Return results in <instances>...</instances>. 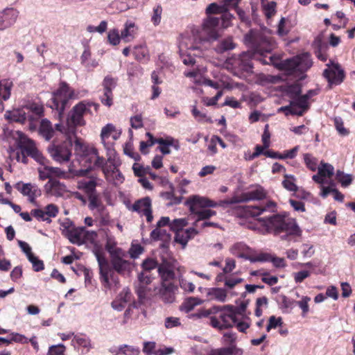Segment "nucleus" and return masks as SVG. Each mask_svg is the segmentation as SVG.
Here are the masks:
<instances>
[{
	"label": "nucleus",
	"instance_id": "obj_1",
	"mask_svg": "<svg viewBox=\"0 0 355 355\" xmlns=\"http://www.w3.org/2000/svg\"><path fill=\"white\" fill-rule=\"evenodd\" d=\"M207 18L204 19L202 28H195L192 33L198 36L200 41L216 40L220 35V30L230 26L233 15L227 12L224 6H219L216 3H210L206 8Z\"/></svg>",
	"mask_w": 355,
	"mask_h": 355
},
{
	"label": "nucleus",
	"instance_id": "obj_2",
	"mask_svg": "<svg viewBox=\"0 0 355 355\" xmlns=\"http://www.w3.org/2000/svg\"><path fill=\"white\" fill-rule=\"evenodd\" d=\"M246 45L251 48L254 52V56H259V60L263 64H272L278 67L279 60L274 55L267 56L264 53H270L276 44L270 33L267 30L252 29L244 37Z\"/></svg>",
	"mask_w": 355,
	"mask_h": 355
},
{
	"label": "nucleus",
	"instance_id": "obj_3",
	"mask_svg": "<svg viewBox=\"0 0 355 355\" xmlns=\"http://www.w3.org/2000/svg\"><path fill=\"white\" fill-rule=\"evenodd\" d=\"M269 232L279 236L282 240L290 241L292 237L300 236L302 230L294 218L286 215L276 214L260 218Z\"/></svg>",
	"mask_w": 355,
	"mask_h": 355
},
{
	"label": "nucleus",
	"instance_id": "obj_4",
	"mask_svg": "<svg viewBox=\"0 0 355 355\" xmlns=\"http://www.w3.org/2000/svg\"><path fill=\"white\" fill-rule=\"evenodd\" d=\"M78 98L75 92L66 83H61L59 88L53 93V96L49 102V107L55 110L58 116L61 117L70 99Z\"/></svg>",
	"mask_w": 355,
	"mask_h": 355
},
{
	"label": "nucleus",
	"instance_id": "obj_5",
	"mask_svg": "<svg viewBox=\"0 0 355 355\" xmlns=\"http://www.w3.org/2000/svg\"><path fill=\"white\" fill-rule=\"evenodd\" d=\"M191 38L183 37L180 43V55L182 62L185 65L194 67L196 63V56H200V54L192 53L191 51L201 49V44L202 42L206 40L200 41L198 36H195L191 33Z\"/></svg>",
	"mask_w": 355,
	"mask_h": 355
},
{
	"label": "nucleus",
	"instance_id": "obj_6",
	"mask_svg": "<svg viewBox=\"0 0 355 355\" xmlns=\"http://www.w3.org/2000/svg\"><path fill=\"white\" fill-rule=\"evenodd\" d=\"M313 64L311 55L308 53H302L290 59L279 61L278 67L286 71L288 73L294 72H304L308 70Z\"/></svg>",
	"mask_w": 355,
	"mask_h": 355
},
{
	"label": "nucleus",
	"instance_id": "obj_7",
	"mask_svg": "<svg viewBox=\"0 0 355 355\" xmlns=\"http://www.w3.org/2000/svg\"><path fill=\"white\" fill-rule=\"evenodd\" d=\"M219 319L211 316L210 324L220 330L226 329L234 327L237 322V313L233 306L225 305L219 306Z\"/></svg>",
	"mask_w": 355,
	"mask_h": 355
},
{
	"label": "nucleus",
	"instance_id": "obj_8",
	"mask_svg": "<svg viewBox=\"0 0 355 355\" xmlns=\"http://www.w3.org/2000/svg\"><path fill=\"white\" fill-rule=\"evenodd\" d=\"M92 105H94V104L82 101L73 107L67 118L69 131L73 132L76 126H82L85 124L83 117L85 114L90 112L89 107Z\"/></svg>",
	"mask_w": 355,
	"mask_h": 355
},
{
	"label": "nucleus",
	"instance_id": "obj_9",
	"mask_svg": "<svg viewBox=\"0 0 355 355\" xmlns=\"http://www.w3.org/2000/svg\"><path fill=\"white\" fill-rule=\"evenodd\" d=\"M19 146L21 149V155H17V159L18 162L26 164L28 159L26 155L33 157L35 161L40 164L44 165L45 158L42 154L39 151L35 146V142L26 137H21L20 138Z\"/></svg>",
	"mask_w": 355,
	"mask_h": 355
},
{
	"label": "nucleus",
	"instance_id": "obj_10",
	"mask_svg": "<svg viewBox=\"0 0 355 355\" xmlns=\"http://www.w3.org/2000/svg\"><path fill=\"white\" fill-rule=\"evenodd\" d=\"M107 157V162L110 163V168L109 169L107 168L104 169L105 179L115 185L121 184L124 180V177L119 169L121 162L117 156L116 151L109 149L108 156Z\"/></svg>",
	"mask_w": 355,
	"mask_h": 355
},
{
	"label": "nucleus",
	"instance_id": "obj_11",
	"mask_svg": "<svg viewBox=\"0 0 355 355\" xmlns=\"http://www.w3.org/2000/svg\"><path fill=\"white\" fill-rule=\"evenodd\" d=\"M178 269V263L173 258L162 257L157 270L161 284L171 283V281L175 278V270Z\"/></svg>",
	"mask_w": 355,
	"mask_h": 355
},
{
	"label": "nucleus",
	"instance_id": "obj_12",
	"mask_svg": "<svg viewBox=\"0 0 355 355\" xmlns=\"http://www.w3.org/2000/svg\"><path fill=\"white\" fill-rule=\"evenodd\" d=\"M94 253L98 264L101 280L105 287L110 288V279H113L114 275L113 267L110 266L103 252L96 250L94 251Z\"/></svg>",
	"mask_w": 355,
	"mask_h": 355
},
{
	"label": "nucleus",
	"instance_id": "obj_13",
	"mask_svg": "<svg viewBox=\"0 0 355 355\" xmlns=\"http://www.w3.org/2000/svg\"><path fill=\"white\" fill-rule=\"evenodd\" d=\"M266 193L261 187L243 193L241 197H233L230 199L220 200V207H227L229 205L249 200H261L265 198Z\"/></svg>",
	"mask_w": 355,
	"mask_h": 355
},
{
	"label": "nucleus",
	"instance_id": "obj_14",
	"mask_svg": "<svg viewBox=\"0 0 355 355\" xmlns=\"http://www.w3.org/2000/svg\"><path fill=\"white\" fill-rule=\"evenodd\" d=\"M309 98L304 95H300L293 100L288 106L281 107L279 112L284 111L286 115L302 116L309 108Z\"/></svg>",
	"mask_w": 355,
	"mask_h": 355
},
{
	"label": "nucleus",
	"instance_id": "obj_15",
	"mask_svg": "<svg viewBox=\"0 0 355 355\" xmlns=\"http://www.w3.org/2000/svg\"><path fill=\"white\" fill-rule=\"evenodd\" d=\"M326 65L327 68L323 71V76L329 85L340 84L344 80L345 73L340 64L330 60Z\"/></svg>",
	"mask_w": 355,
	"mask_h": 355
},
{
	"label": "nucleus",
	"instance_id": "obj_16",
	"mask_svg": "<svg viewBox=\"0 0 355 355\" xmlns=\"http://www.w3.org/2000/svg\"><path fill=\"white\" fill-rule=\"evenodd\" d=\"M71 146L69 142L58 145L52 144L48 147V151L55 161L60 163L68 162L71 155Z\"/></svg>",
	"mask_w": 355,
	"mask_h": 355
},
{
	"label": "nucleus",
	"instance_id": "obj_17",
	"mask_svg": "<svg viewBox=\"0 0 355 355\" xmlns=\"http://www.w3.org/2000/svg\"><path fill=\"white\" fill-rule=\"evenodd\" d=\"M4 117L9 122H16L21 124L25 123L28 119L29 121V128L33 130L36 128V125L33 124V116L27 114L24 108L7 110L4 114Z\"/></svg>",
	"mask_w": 355,
	"mask_h": 355
},
{
	"label": "nucleus",
	"instance_id": "obj_18",
	"mask_svg": "<svg viewBox=\"0 0 355 355\" xmlns=\"http://www.w3.org/2000/svg\"><path fill=\"white\" fill-rule=\"evenodd\" d=\"M218 202H215L213 200L200 196H190L186 201V205L189 207L191 213L197 212L201 210L200 208L216 207L220 206Z\"/></svg>",
	"mask_w": 355,
	"mask_h": 355
},
{
	"label": "nucleus",
	"instance_id": "obj_19",
	"mask_svg": "<svg viewBox=\"0 0 355 355\" xmlns=\"http://www.w3.org/2000/svg\"><path fill=\"white\" fill-rule=\"evenodd\" d=\"M121 135V131L117 130L114 125L111 123L107 124L101 130V138L102 144L106 150V156H108L109 149L115 150L113 148V143L107 141L110 137L113 140H117Z\"/></svg>",
	"mask_w": 355,
	"mask_h": 355
},
{
	"label": "nucleus",
	"instance_id": "obj_20",
	"mask_svg": "<svg viewBox=\"0 0 355 355\" xmlns=\"http://www.w3.org/2000/svg\"><path fill=\"white\" fill-rule=\"evenodd\" d=\"M59 212V208L54 204H49L44 209H35L32 210V215L38 220L45 221L47 223H51V218L55 217Z\"/></svg>",
	"mask_w": 355,
	"mask_h": 355
},
{
	"label": "nucleus",
	"instance_id": "obj_21",
	"mask_svg": "<svg viewBox=\"0 0 355 355\" xmlns=\"http://www.w3.org/2000/svg\"><path fill=\"white\" fill-rule=\"evenodd\" d=\"M126 257L125 252H123L110 257L111 265L114 272L116 271L120 275H124L131 270L130 263L124 258Z\"/></svg>",
	"mask_w": 355,
	"mask_h": 355
},
{
	"label": "nucleus",
	"instance_id": "obj_22",
	"mask_svg": "<svg viewBox=\"0 0 355 355\" xmlns=\"http://www.w3.org/2000/svg\"><path fill=\"white\" fill-rule=\"evenodd\" d=\"M131 209L144 215L148 223L152 222L153 216L152 214L151 200L149 197H145L137 200L133 204Z\"/></svg>",
	"mask_w": 355,
	"mask_h": 355
},
{
	"label": "nucleus",
	"instance_id": "obj_23",
	"mask_svg": "<svg viewBox=\"0 0 355 355\" xmlns=\"http://www.w3.org/2000/svg\"><path fill=\"white\" fill-rule=\"evenodd\" d=\"M19 12L13 8H7L0 12V31L12 26L17 21Z\"/></svg>",
	"mask_w": 355,
	"mask_h": 355
},
{
	"label": "nucleus",
	"instance_id": "obj_24",
	"mask_svg": "<svg viewBox=\"0 0 355 355\" xmlns=\"http://www.w3.org/2000/svg\"><path fill=\"white\" fill-rule=\"evenodd\" d=\"M15 188L22 195L28 196L31 202H34L35 198L40 195V191L36 185L31 183L19 182L15 184Z\"/></svg>",
	"mask_w": 355,
	"mask_h": 355
},
{
	"label": "nucleus",
	"instance_id": "obj_25",
	"mask_svg": "<svg viewBox=\"0 0 355 355\" xmlns=\"http://www.w3.org/2000/svg\"><path fill=\"white\" fill-rule=\"evenodd\" d=\"M44 189L46 193L56 197L62 196L67 191L66 186L55 178H51L44 185Z\"/></svg>",
	"mask_w": 355,
	"mask_h": 355
},
{
	"label": "nucleus",
	"instance_id": "obj_26",
	"mask_svg": "<svg viewBox=\"0 0 355 355\" xmlns=\"http://www.w3.org/2000/svg\"><path fill=\"white\" fill-rule=\"evenodd\" d=\"M101 181L97 177L84 179L78 182V188L82 190L87 197L97 192L96 188L100 184Z\"/></svg>",
	"mask_w": 355,
	"mask_h": 355
},
{
	"label": "nucleus",
	"instance_id": "obj_27",
	"mask_svg": "<svg viewBox=\"0 0 355 355\" xmlns=\"http://www.w3.org/2000/svg\"><path fill=\"white\" fill-rule=\"evenodd\" d=\"M177 291V286L173 283L161 284L159 289L160 297L165 303H172L175 300Z\"/></svg>",
	"mask_w": 355,
	"mask_h": 355
},
{
	"label": "nucleus",
	"instance_id": "obj_28",
	"mask_svg": "<svg viewBox=\"0 0 355 355\" xmlns=\"http://www.w3.org/2000/svg\"><path fill=\"white\" fill-rule=\"evenodd\" d=\"M198 234V231L193 226L187 230H179L175 232V241L184 248L188 241Z\"/></svg>",
	"mask_w": 355,
	"mask_h": 355
},
{
	"label": "nucleus",
	"instance_id": "obj_29",
	"mask_svg": "<svg viewBox=\"0 0 355 355\" xmlns=\"http://www.w3.org/2000/svg\"><path fill=\"white\" fill-rule=\"evenodd\" d=\"M65 237H67L71 243L80 245L85 242L86 229L84 227H74Z\"/></svg>",
	"mask_w": 355,
	"mask_h": 355
},
{
	"label": "nucleus",
	"instance_id": "obj_30",
	"mask_svg": "<svg viewBox=\"0 0 355 355\" xmlns=\"http://www.w3.org/2000/svg\"><path fill=\"white\" fill-rule=\"evenodd\" d=\"M131 300V293L128 289H123L117 298L114 300L111 305L112 307L118 311H122L126 306L127 303Z\"/></svg>",
	"mask_w": 355,
	"mask_h": 355
},
{
	"label": "nucleus",
	"instance_id": "obj_31",
	"mask_svg": "<svg viewBox=\"0 0 355 355\" xmlns=\"http://www.w3.org/2000/svg\"><path fill=\"white\" fill-rule=\"evenodd\" d=\"M232 64L240 70L246 72L251 71L252 69L250 55L247 52H243L238 58L234 59Z\"/></svg>",
	"mask_w": 355,
	"mask_h": 355
},
{
	"label": "nucleus",
	"instance_id": "obj_32",
	"mask_svg": "<svg viewBox=\"0 0 355 355\" xmlns=\"http://www.w3.org/2000/svg\"><path fill=\"white\" fill-rule=\"evenodd\" d=\"M137 27L135 23L127 21L124 24V28L121 31V40L124 42H131L137 33Z\"/></svg>",
	"mask_w": 355,
	"mask_h": 355
},
{
	"label": "nucleus",
	"instance_id": "obj_33",
	"mask_svg": "<svg viewBox=\"0 0 355 355\" xmlns=\"http://www.w3.org/2000/svg\"><path fill=\"white\" fill-rule=\"evenodd\" d=\"M275 207V203L269 201L264 205L259 206H249L247 207V212L252 216H257L261 215L263 212L270 211H273Z\"/></svg>",
	"mask_w": 355,
	"mask_h": 355
},
{
	"label": "nucleus",
	"instance_id": "obj_34",
	"mask_svg": "<svg viewBox=\"0 0 355 355\" xmlns=\"http://www.w3.org/2000/svg\"><path fill=\"white\" fill-rule=\"evenodd\" d=\"M243 350L236 346L223 347L212 349L208 355H243Z\"/></svg>",
	"mask_w": 355,
	"mask_h": 355
},
{
	"label": "nucleus",
	"instance_id": "obj_35",
	"mask_svg": "<svg viewBox=\"0 0 355 355\" xmlns=\"http://www.w3.org/2000/svg\"><path fill=\"white\" fill-rule=\"evenodd\" d=\"M40 134L46 139L50 140L53 136V129L51 123L46 119H42L40 126Z\"/></svg>",
	"mask_w": 355,
	"mask_h": 355
},
{
	"label": "nucleus",
	"instance_id": "obj_36",
	"mask_svg": "<svg viewBox=\"0 0 355 355\" xmlns=\"http://www.w3.org/2000/svg\"><path fill=\"white\" fill-rule=\"evenodd\" d=\"M12 87L13 83L9 80L0 81V99L3 101L8 100L11 95V89Z\"/></svg>",
	"mask_w": 355,
	"mask_h": 355
},
{
	"label": "nucleus",
	"instance_id": "obj_37",
	"mask_svg": "<svg viewBox=\"0 0 355 355\" xmlns=\"http://www.w3.org/2000/svg\"><path fill=\"white\" fill-rule=\"evenodd\" d=\"M235 46L236 44L233 42L232 39L227 37L220 40L214 49L218 53H223L225 51L234 49Z\"/></svg>",
	"mask_w": 355,
	"mask_h": 355
},
{
	"label": "nucleus",
	"instance_id": "obj_38",
	"mask_svg": "<svg viewBox=\"0 0 355 355\" xmlns=\"http://www.w3.org/2000/svg\"><path fill=\"white\" fill-rule=\"evenodd\" d=\"M89 201L88 207L90 210H98L100 211L103 209V205L101 201L100 193L98 192L87 196Z\"/></svg>",
	"mask_w": 355,
	"mask_h": 355
},
{
	"label": "nucleus",
	"instance_id": "obj_39",
	"mask_svg": "<svg viewBox=\"0 0 355 355\" xmlns=\"http://www.w3.org/2000/svg\"><path fill=\"white\" fill-rule=\"evenodd\" d=\"M192 214L197 216V218L193 223V226L197 229L199 227L198 223L200 220L208 219L211 216H215L216 212L208 209H201V210Z\"/></svg>",
	"mask_w": 355,
	"mask_h": 355
},
{
	"label": "nucleus",
	"instance_id": "obj_40",
	"mask_svg": "<svg viewBox=\"0 0 355 355\" xmlns=\"http://www.w3.org/2000/svg\"><path fill=\"white\" fill-rule=\"evenodd\" d=\"M207 295L210 296L211 300H216L219 302H225L227 298V292L220 288H212L207 291Z\"/></svg>",
	"mask_w": 355,
	"mask_h": 355
},
{
	"label": "nucleus",
	"instance_id": "obj_41",
	"mask_svg": "<svg viewBox=\"0 0 355 355\" xmlns=\"http://www.w3.org/2000/svg\"><path fill=\"white\" fill-rule=\"evenodd\" d=\"M150 237L153 240H160L164 243L168 242L171 239V234L166 230L157 227L150 233Z\"/></svg>",
	"mask_w": 355,
	"mask_h": 355
},
{
	"label": "nucleus",
	"instance_id": "obj_42",
	"mask_svg": "<svg viewBox=\"0 0 355 355\" xmlns=\"http://www.w3.org/2000/svg\"><path fill=\"white\" fill-rule=\"evenodd\" d=\"M336 179L340 183L343 187H347L352 184L353 176L350 174L345 173L340 170H338L336 173Z\"/></svg>",
	"mask_w": 355,
	"mask_h": 355
},
{
	"label": "nucleus",
	"instance_id": "obj_43",
	"mask_svg": "<svg viewBox=\"0 0 355 355\" xmlns=\"http://www.w3.org/2000/svg\"><path fill=\"white\" fill-rule=\"evenodd\" d=\"M105 249L109 252L110 257L124 252L121 248L116 247V242L112 237L107 238Z\"/></svg>",
	"mask_w": 355,
	"mask_h": 355
},
{
	"label": "nucleus",
	"instance_id": "obj_44",
	"mask_svg": "<svg viewBox=\"0 0 355 355\" xmlns=\"http://www.w3.org/2000/svg\"><path fill=\"white\" fill-rule=\"evenodd\" d=\"M318 169L319 170V174L321 175L322 177L330 178L334 173V167L331 164L322 161L320 162Z\"/></svg>",
	"mask_w": 355,
	"mask_h": 355
},
{
	"label": "nucleus",
	"instance_id": "obj_45",
	"mask_svg": "<svg viewBox=\"0 0 355 355\" xmlns=\"http://www.w3.org/2000/svg\"><path fill=\"white\" fill-rule=\"evenodd\" d=\"M71 343L74 347H76V345L83 347L86 349V352H87L90 347V341L85 335L74 336Z\"/></svg>",
	"mask_w": 355,
	"mask_h": 355
},
{
	"label": "nucleus",
	"instance_id": "obj_46",
	"mask_svg": "<svg viewBox=\"0 0 355 355\" xmlns=\"http://www.w3.org/2000/svg\"><path fill=\"white\" fill-rule=\"evenodd\" d=\"M26 110H28L29 112H31L33 114H30L31 116H33V123L35 121H37L39 118H40L44 113V108L42 105L37 104V103H32L26 107Z\"/></svg>",
	"mask_w": 355,
	"mask_h": 355
},
{
	"label": "nucleus",
	"instance_id": "obj_47",
	"mask_svg": "<svg viewBox=\"0 0 355 355\" xmlns=\"http://www.w3.org/2000/svg\"><path fill=\"white\" fill-rule=\"evenodd\" d=\"M202 302V300L198 297H189L186 299L182 304V310L188 313L193 310L196 306L200 304Z\"/></svg>",
	"mask_w": 355,
	"mask_h": 355
},
{
	"label": "nucleus",
	"instance_id": "obj_48",
	"mask_svg": "<svg viewBox=\"0 0 355 355\" xmlns=\"http://www.w3.org/2000/svg\"><path fill=\"white\" fill-rule=\"evenodd\" d=\"M94 154L96 155V160L94 161V166L101 168L103 173H104V169L110 168V163L107 162V159L105 160L103 157H101L98 155V150L96 149H94Z\"/></svg>",
	"mask_w": 355,
	"mask_h": 355
},
{
	"label": "nucleus",
	"instance_id": "obj_49",
	"mask_svg": "<svg viewBox=\"0 0 355 355\" xmlns=\"http://www.w3.org/2000/svg\"><path fill=\"white\" fill-rule=\"evenodd\" d=\"M107 40L110 44L113 46L119 44L121 40L119 30L116 28L110 30L107 34Z\"/></svg>",
	"mask_w": 355,
	"mask_h": 355
},
{
	"label": "nucleus",
	"instance_id": "obj_50",
	"mask_svg": "<svg viewBox=\"0 0 355 355\" xmlns=\"http://www.w3.org/2000/svg\"><path fill=\"white\" fill-rule=\"evenodd\" d=\"M119 353H121L124 355H139L140 349L139 347L135 346L124 345L119 347Z\"/></svg>",
	"mask_w": 355,
	"mask_h": 355
},
{
	"label": "nucleus",
	"instance_id": "obj_51",
	"mask_svg": "<svg viewBox=\"0 0 355 355\" xmlns=\"http://www.w3.org/2000/svg\"><path fill=\"white\" fill-rule=\"evenodd\" d=\"M218 311L219 306H213L212 308L209 309L199 310L197 313L193 315V317L196 318H207L212 314L218 313Z\"/></svg>",
	"mask_w": 355,
	"mask_h": 355
},
{
	"label": "nucleus",
	"instance_id": "obj_52",
	"mask_svg": "<svg viewBox=\"0 0 355 355\" xmlns=\"http://www.w3.org/2000/svg\"><path fill=\"white\" fill-rule=\"evenodd\" d=\"M276 2L270 1L262 6L266 17L268 19L271 18L276 12Z\"/></svg>",
	"mask_w": 355,
	"mask_h": 355
},
{
	"label": "nucleus",
	"instance_id": "obj_53",
	"mask_svg": "<svg viewBox=\"0 0 355 355\" xmlns=\"http://www.w3.org/2000/svg\"><path fill=\"white\" fill-rule=\"evenodd\" d=\"M188 224L187 220L185 218H178L175 219L169 224V227L171 230L176 232L179 230H184L183 227L187 226Z\"/></svg>",
	"mask_w": 355,
	"mask_h": 355
},
{
	"label": "nucleus",
	"instance_id": "obj_54",
	"mask_svg": "<svg viewBox=\"0 0 355 355\" xmlns=\"http://www.w3.org/2000/svg\"><path fill=\"white\" fill-rule=\"evenodd\" d=\"M304 160L306 166L312 171H315L317 168V159L309 153L304 155Z\"/></svg>",
	"mask_w": 355,
	"mask_h": 355
},
{
	"label": "nucleus",
	"instance_id": "obj_55",
	"mask_svg": "<svg viewBox=\"0 0 355 355\" xmlns=\"http://www.w3.org/2000/svg\"><path fill=\"white\" fill-rule=\"evenodd\" d=\"M162 8L161 6L157 5L153 8V15L151 17V21L155 26L159 24L162 19Z\"/></svg>",
	"mask_w": 355,
	"mask_h": 355
},
{
	"label": "nucleus",
	"instance_id": "obj_56",
	"mask_svg": "<svg viewBox=\"0 0 355 355\" xmlns=\"http://www.w3.org/2000/svg\"><path fill=\"white\" fill-rule=\"evenodd\" d=\"M60 230L65 236L73 227V223L69 218H64L63 220H59Z\"/></svg>",
	"mask_w": 355,
	"mask_h": 355
},
{
	"label": "nucleus",
	"instance_id": "obj_57",
	"mask_svg": "<svg viewBox=\"0 0 355 355\" xmlns=\"http://www.w3.org/2000/svg\"><path fill=\"white\" fill-rule=\"evenodd\" d=\"M294 177L293 175H285V180L282 182L284 187L290 191H296L297 186L293 182Z\"/></svg>",
	"mask_w": 355,
	"mask_h": 355
},
{
	"label": "nucleus",
	"instance_id": "obj_58",
	"mask_svg": "<svg viewBox=\"0 0 355 355\" xmlns=\"http://www.w3.org/2000/svg\"><path fill=\"white\" fill-rule=\"evenodd\" d=\"M236 338L237 336L235 333L227 332L223 336V342L224 344L227 345V347L236 346L235 345Z\"/></svg>",
	"mask_w": 355,
	"mask_h": 355
},
{
	"label": "nucleus",
	"instance_id": "obj_59",
	"mask_svg": "<svg viewBox=\"0 0 355 355\" xmlns=\"http://www.w3.org/2000/svg\"><path fill=\"white\" fill-rule=\"evenodd\" d=\"M103 85L104 91L107 92L109 90L112 92V89L115 88L116 85V80L110 76H107L103 80Z\"/></svg>",
	"mask_w": 355,
	"mask_h": 355
},
{
	"label": "nucleus",
	"instance_id": "obj_60",
	"mask_svg": "<svg viewBox=\"0 0 355 355\" xmlns=\"http://www.w3.org/2000/svg\"><path fill=\"white\" fill-rule=\"evenodd\" d=\"M51 175L52 178H67L69 173L60 168L49 166Z\"/></svg>",
	"mask_w": 355,
	"mask_h": 355
},
{
	"label": "nucleus",
	"instance_id": "obj_61",
	"mask_svg": "<svg viewBox=\"0 0 355 355\" xmlns=\"http://www.w3.org/2000/svg\"><path fill=\"white\" fill-rule=\"evenodd\" d=\"M191 112L194 118L198 121H202L203 120L207 122L211 121V119L208 117L205 113L198 110L196 106H193Z\"/></svg>",
	"mask_w": 355,
	"mask_h": 355
},
{
	"label": "nucleus",
	"instance_id": "obj_62",
	"mask_svg": "<svg viewBox=\"0 0 355 355\" xmlns=\"http://www.w3.org/2000/svg\"><path fill=\"white\" fill-rule=\"evenodd\" d=\"M28 261L32 263L33 268L35 271L39 272L44 270V263L35 255L31 256Z\"/></svg>",
	"mask_w": 355,
	"mask_h": 355
},
{
	"label": "nucleus",
	"instance_id": "obj_63",
	"mask_svg": "<svg viewBox=\"0 0 355 355\" xmlns=\"http://www.w3.org/2000/svg\"><path fill=\"white\" fill-rule=\"evenodd\" d=\"M65 347L63 344L52 345L49 347L47 355H64Z\"/></svg>",
	"mask_w": 355,
	"mask_h": 355
},
{
	"label": "nucleus",
	"instance_id": "obj_64",
	"mask_svg": "<svg viewBox=\"0 0 355 355\" xmlns=\"http://www.w3.org/2000/svg\"><path fill=\"white\" fill-rule=\"evenodd\" d=\"M147 286L148 285H145V284H141L139 282H137L135 284L136 293L139 299L141 300V299H144L146 297L147 293L148 291Z\"/></svg>",
	"mask_w": 355,
	"mask_h": 355
}]
</instances>
